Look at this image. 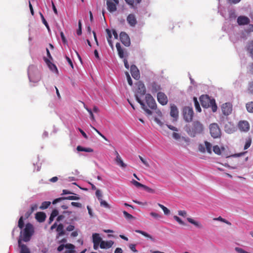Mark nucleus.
<instances>
[{"instance_id":"41","label":"nucleus","mask_w":253,"mask_h":253,"mask_svg":"<svg viewBox=\"0 0 253 253\" xmlns=\"http://www.w3.org/2000/svg\"><path fill=\"white\" fill-rule=\"evenodd\" d=\"M194 101L195 106L196 110L199 112L201 111V108L200 107V104L196 97H194Z\"/></svg>"},{"instance_id":"46","label":"nucleus","mask_w":253,"mask_h":253,"mask_svg":"<svg viewBox=\"0 0 253 253\" xmlns=\"http://www.w3.org/2000/svg\"><path fill=\"white\" fill-rule=\"evenodd\" d=\"M248 91L250 93L253 94V81L249 83Z\"/></svg>"},{"instance_id":"51","label":"nucleus","mask_w":253,"mask_h":253,"mask_svg":"<svg viewBox=\"0 0 253 253\" xmlns=\"http://www.w3.org/2000/svg\"><path fill=\"white\" fill-rule=\"evenodd\" d=\"M99 201H100L101 206H103V207H104L107 208H110L108 204L105 201H104L102 199H101V200H100Z\"/></svg>"},{"instance_id":"59","label":"nucleus","mask_w":253,"mask_h":253,"mask_svg":"<svg viewBox=\"0 0 253 253\" xmlns=\"http://www.w3.org/2000/svg\"><path fill=\"white\" fill-rule=\"evenodd\" d=\"M178 214L179 215L185 217L187 215V212L185 211H178Z\"/></svg>"},{"instance_id":"37","label":"nucleus","mask_w":253,"mask_h":253,"mask_svg":"<svg viewBox=\"0 0 253 253\" xmlns=\"http://www.w3.org/2000/svg\"><path fill=\"white\" fill-rule=\"evenodd\" d=\"M158 205L160 208H161L162 209L165 214L168 215L169 214L170 211L167 207H165L164 205L159 203L158 204Z\"/></svg>"},{"instance_id":"57","label":"nucleus","mask_w":253,"mask_h":253,"mask_svg":"<svg viewBox=\"0 0 253 253\" xmlns=\"http://www.w3.org/2000/svg\"><path fill=\"white\" fill-rule=\"evenodd\" d=\"M246 32L248 33L253 32V24H250L248 28L246 30Z\"/></svg>"},{"instance_id":"63","label":"nucleus","mask_w":253,"mask_h":253,"mask_svg":"<svg viewBox=\"0 0 253 253\" xmlns=\"http://www.w3.org/2000/svg\"><path fill=\"white\" fill-rule=\"evenodd\" d=\"M71 205L74 207H78V208L82 207V204L80 203H77V202H73L71 203Z\"/></svg>"},{"instance_id":"61","label":"nucleus","mask_w":253,"mask_h":253,"mask_svg":"<svg viewBox=\"0 0 253 253\" xmlns=\"http://www.w3.org/2000/svg\"><path fill=\"white\" fill-rule=\"evenodd\" d=\"M74 229H75V226L74 225H69L66 228V231H69V232L70 231H72Z\"/></svg>"},{"instance_id":"38","label":"nucleus","mask_w":253,"mask_h":253,"mask_svg":"<svg viewBox=\"0 0 253 253\" xmlns=\"http://www.w3.org/2000/svg\"><path fill=\"white\" fill-rule=\"evenodd\" d=\"M210 107H211L212 110L213 112L216 111L217 107L216 105L215 100L214 99H212V101L211 102V104H210Z\"/></svg>"},{"instance_id":"36","label":"nucleus","mask_w":253,"mask_h":253,"mask_svg":"<svg viewBox=\"0 0 253 253\" xmlns=\"http://www.w3.org/2000/svg\"><path fill=\"white\" fill-rule=\"evenodd\" d=\"M247 111L250 113H253V102H249L246 105Z\"/></svg>"},{"instance_id":"24","label":"nucleus","mask_w":253,"mask_h":253,"mask_svg":"<svg viewBox=\"0 0 253 253\" xmlns=\"http://www.w3.org/2000/svg\"><path fill=\"white\" fill-rule=\"evenodd\" d=\"M161 89V86L156 82H153L151 84V91L154 93L158 92Z\"/></svg>"},{"instance_id":"10","label":"nucleus","mask_w":253,"mask_h":253,"mask_svg":"<svg viewBox=\"0 0 253 253\" xmlns=\"http://www.w3.org/2000/svg\"><path fill=\"white\" fill-rule=\"evenodd\" d=\"M157 100L159 103L162 105H166L168 102L167 95L162 92H159L157 93Z\"/></svg>"},{"instance_id":"62","label":"nucleus","mask_w":253,"mask_h":253,"mask_svg":"<svg viewBox=\"0 0 253 253\" xmlns=\"http://www.w3.org/2000/svg\"><path fill=\"white\" fill-rule=\"evenodd\" d=\"M150 215L155 218H159L161 217L160 215H159L158 213L154 212H151L150 213Z\"/></svg>"},{"instance_id":"19","label":"nucleus","mask_w":253,"mask_h":253,"mask_svg":"<svg viewBox=\"0 0 253 253\" xmlns=\"http://www.w3.org/2000/svg\"><path fill=\"white\" fill-rule=\"evenodd\" d=\"M56 231L57 232V234L56 237V239L66 234L65 231L64 229V225L62 223H60L58 225L56 228Z\"/></svg>"},{"instance_id":"16","label":"nucleus","mask_w":253,"mask_h":253,"mask_svg":"<svg viewBox=\"0 0 253 253\" xmlns=\"http://www.w3.org/2000/svg\"><path fill=\"white\" fill-rule=\"evenodd\" d=\"M135 98L136 101L140 104L142 108L144 110V111L149 115H151L152 114V112L148 109L144 104V103L140 99V98L138 96L137 94L135 95Z\"/></svg>"},{"instance_id":"17","label":"nucleus","mask_w":253,"mask_h":253,"mask_svg":"<svg viewBox=\"0 0 253 253\" xmlns=\"http://www.w3.org/2000/svg\"><path fill=\"white\" fill-rule=\"evenodd\" d=\"M137 91L140 95H143L146 93V87L144 84L141 82H138L137 84Z\"/></svg>"},{"instance_id":"42","label":"nucleus","mask_w":253,"mask_h":253,"mask_svg":"<svg viewBox=\"0 0 253 253\" xmlns=\"http://www.w3.org/2000/svg\"><path fill=\"white\" fill-rule=\"evenodd\" d=\"M40 16H41V19L42 20V23H43V24L45 26V27L47 28V29H48V31L50 30V28H49V25L47 22V21H46V20L45 19L43 14L40 12Z\"/></svg>"},{"instance_id":"47","label":"nucleus","mask_w":253,"mask_h":253,"mask_svg":"<svg viewBox=\"0 0 253 253\" xmlns=\"http://www.w3.org/2000/svg\"><path fill=\"white\" fill-rule=\"evenodd\" d=\"M139 158L142 162V163L146 167H149L150 165L147 160L145 159H144L141 156H139Z\"/></svg>"},{"instance_id":"12","label":"nucleus","mask_w":253,"mask_h":253,"mask_svg":"<svg viewBox=\"0 0 253 253\" xmlns=\"http://www.w3.org/2000/svg\"><path fill=\"white\" fill-rule=\"evenodd\" d=\"M238 126L241 131L247 132L250 129V125L246 121H240L238 123Z\"/></svg>"},{"instance_id":"56","label":"nucleus","mask_w":253,"mask_h":253,"mask_svg":"<svg viewBox=\"0 0 253 253\" xmlns=\"http://www.w3.org/2000/svg\"><path fill=\"white\" fill-rule=\"evenodd\" d=\"M247 50L249 52H250L253 50V41L250 42L248 45Z\"/></svg>"},{"instance_id":"26","label":"nucleus","mask_w":253,"mask_h":253,"mask_svg":"<svg viewBox=\"0 0 253 253\" xmlns=\"http://www.w3.org/2000/svg\"><path fill=\"white\" fill-rule=\"evenodd\" d=\"M105 31L107 33V37H106L107 42H108L109 45L112 48H113V42L111 40V38H112L111 31L109 29H106Z\"/></svg>"},{"instance_id":"50","label":"nucleus","mask_w":253,"mask_h":253,"mask_svg":"<svg viewBox=\"0 0 253 253\" xmlns=\"http://www.w3.org/2000/svg\"><path fill=\"white\" fill-rule=\"evenodd\" d=\"M125 1L129 4L131 8H135L136 6L134 4V0H125Z\"/></svg>"},{"instance_id":"13","label":"nucleus","mask_w":253,"mask_h":253,"mask_svg":"<svg viewBox=\"0 0 253 253\" xmlns=\"http://www.w3.org/2000/svg\"><path fill=\"white\" fill-rule=\"evenodd\" d=\"M178 110L177 107L174 104L170 105V115L174 120H177L178 117Z\"/></svg>"},{"instance_id":"39","label":"nucleus","mask_w":253,"mask_h":253,"mask_svg":"<svg viewBox=\"0 0 253 253\" xmlns=\"http://www.w3.org/2000/svg\"><path fill=\"white\" fill-rule=\"evenodd\" d=\"M50 204L51 203L48 201L43 202L42 203L40 208L42 210L46 209L50 206Z\"/></svg>"},{"instance_id":"54","label":"nucleus","mask_w":253,"mask_h":253,"mask_svg":"<svg viewBox=\"0 0 253 253\" xmlns=\"http://www.w3.org/2000/svg\"><path fill=\"white\" fill-rule=\"evenodd\" d=\"M142 188L149 193H153L155 192L154 189H153L145 185H143V186Z\"/></svg>"},{"instance_id":"28","label":"nucleus","mask_w":253,"mask_h":253,"mask_svg":"<svg viewBox=\"0 0 253 253\" xmlns=\"http://www.w3.org/2000/svg\"><path fill=\"white\" fill-rule=\"evenodd\" d=\"M102 241L101 238L99 234L98 233H93L92 234V242L100 243Z\"/></svg>"},{"instance_id":"11","label":"nucleus","mask_w":253,"mask_h":253,"mask_svg":"<svg viewBox=\"0 0 253 253\" xmlns=\"http://www.w3.org/2000/svg\"><path fill=\"white\" fill-rule=\"evenodd\" d=\"M237 22L239 26L248 25L250 22V19L246 16H239L237 19Z\"/></svg>"},{"instance_id":"34","label":"nucleus","mask_w":253,"mask_h":253,"mask_svg":"<svg viewBox=\"0 0 253 253\" xmlns=\"http://www.w3.org/2000/svg\"><path fill=\"white\" fill-rule=\"evenodd\" d=\"M135 232L140 233V234H142V235H143L144 236L150 238L153 241H154V238L150 235H149V234H148L147 233H146L144 231H143L140 230H136Z\"/></svg>"},{"instance_id":"35","label":"nucleus","mask_w":253,"mask_h":253,"mask_svg":"<svg viewBox=\"0 0 253 253\" xmlns=\"http://www.w3.org/2000/svg\"><path fill=\"white\" fill-rule=\"evenodd\" d=\"M205 145L206 149L207 152L209 154H211L212 153V150H211L212 145H211V143L207 141H205Z\"/></svg>"},{"instance_id":"5","label":"nucleus","mask_w":253,"mask_h":253,"mask_svg":"<svg viewBox=\"0 0 253 253\" xmlns=\"http://www.w3.org/2000/svg\"><path fill=\"white\" fill-rule=\"evenodd\" d=\"M194 115L192 107L189 106L184 107L183 109V115L185 121L187 122H191Z\"/></svg>"},{"instance_id":"22","label":"nucleus","mask_w":253,"mask_h":253,"mask_svg":"<svg viewBox=\"0 0 253 253\" xmlns=\"http://www.w3.org/2000/svg\"><path fill=\"white\" fill-rule=\"evenodd\" d=\"M35 217L38 221H39V222H42L45 219L46 214L43 212H38L36 214Z\"/></svg>"},{"instance_id":"33","label":"nucleus","mask_w":253,"mask_h":253,"mask_svg":"<svg viewBox=\"0 0 253 253\" xmlns=\"http://www.w3.org/2000/svg\"><path fill=\"white\" fill-rule=\"evenodd\" d=\"M115 161L117 165L123 168H126V165L123 162L120 156L116 158Z\"/></svg>"},{"instance_id":"45","label":"nucleus","mask_w":253,"mask_h":253,"mask_svg":"<svg viewBox=\"0 0 253 253\" xmlns=\"http://www.w3.org/2000/svg\"><path fill=\"white\" fill-rule=\"evenodd\" d=\"M91 127L101 137H102L104 140L107 141L108 139L107 138L103 135L99 130H98L96 128H95L94 126H93L92 125H90Z\"/></svg>"},{"instance_id":"49","label":"nucleus","mask_w":253,"mask_h":253,"mask_svg":"<svg viewBox=\"0 0 253 253\" xmlns=\"http://www.w3.org/2000/svg\"><path fill=\"white\" fill-rule=\"evenodd\" d=\"M131 183L136 187H143V184L137 182V181L133 179L131 181Z\"/></svg>"},{"instance_id":"64","label":"nucleus","mask_w":253,"mask_h":253,"mask_svg":"<svg viewBox=\"0 0 253 253\" xmlns=\"http://www.w3.org/2000/svg\"><path fill=\"white\" fill-rule=\"evenodd\" d=\"M75 248H69L68 250H66L64 253H75L76 251L75 250Z\"/></svg>"},{"instance_id":"43","label":"nucleus","mask_w":253,"mask_h":253,"mask_svg":"<svg viewBox=\"0 0 253 253\" xmlns=\"http://www.w3.org/2000/svg\"><path fill=\"white\" fill-rule=\"evenodd\" d=\"M213 220L220 221L223 222H224V223H226V224H228L229 225H231V223L229 221H228L226 220V219L223 218L221 216H219L218 217H217V218H214L213 219Z\"/></svg>"},{"instance_id":"1","label":"nucleus","mask_w":253,"mask_h":253,"mask_svg":"<svg viewBox=\"0 0 253 253\" xmlns=\"http://www.w3.org/2000/svg\"><path fill=\"white\" fill-rule=\"evenodd\" d=\"M204 130L203 125L199 121H194L191 127L187 128L186 131L191 137H195L197 134L201 133Z\"/></svg>"},{"instance_id":"8","label":"nucleus","mask_w":253,"mask_h":253,"mask_svg":"<svg viewBox=\"0 0 253 253\" xmlns=\"http://www.w3.org/2000/svg\"><path fill=\"white\" fill-rule=\"evenodd\" d=\"M222 113L225 116H228L231 114L232 111V105L231 103L227 102L222 104L221 106Z\"/></svg>"},{"instance_id":"4","label":"nucleus","mask_w":253,"mask_h":253,"mask_svg":"<svg viewBox=\"0 0 253 253\" xmlns=\"http://www.w3.org/2000/svg\"><path fill=\"white\" fill-rule=\"evenodd\" d=\"M210 131L211 136L214 138L220 137L221 132L218 125L216 123H213L210 125Z\"/></svg>"},{"instance_id":"58","label":"nucleus","mask_w":253,"mask_h":253,"mask_svg":"<svg viewBox=\"0 0 253 253\" xmlns=\"http://www.w3.org/2000/svg\"><path fill=\"white\" fill-rule=\"evenodd\" d=\"M60 36H61V39H62L63 42L65 44H66L67 43V41L66 39V38H65L63 32H60Z\"/></svg>"},{"instance_id":"60","label":"nucleus","mask_w":253,"mask_h":253,"mask_svg":"<svg viewBox=\"0 0 253 253\" xmlns=\"http://www.w3.org/2000/svg\"><path fill=\"white\" fill-rule=\"evenodd\" d=\"M58 213H59V212H58V210L56 209H54L52 211L50 215L51 216L55 217L56 216L58 215Z\"/></svg>"},{"instance_id":"31","label":"nucleus","mask_w":253,"mask_h":253,"mask_svg":"<svg viewBox=\"0 0 253 253\" xmlns=\"http://www.w3.org/2000/svg\"><path fill=\"white\" fill-rule=\"evenodd\" d=\"M221 150L224 151L225 150V148L223 147H222L220 149L218 145H214L213 146V152L218 155H221Z\"/></svg>"},{"instance_id":"18","label":"nucleus","mask_w":253,"mask_h":253,"mask_svg":"<svg viewBox=\"0 0 253 253\" xmlns=\"http://www.w3.org/2000/svg\"><path fill=\"white\" fill-rule=\"evenodd\" d=\"M79 199H80L79 197L74 196H70L66 197H60V198H57V199H55L52 202V204H55L57 203H58L62 200H78Z\"/></svg>"},{"instance_id":"53","label":"nucleus","mask_w":253,"mask_h":253,"mask_svg":"<svg viewBox=\"0 0 253 253\" xmlns=\"http://www.w3.org/2000/svg\"><path fill=\"white\" fill-rule=\"evenodd\" d=\"M79 28L77 31V34L78 35H81L82 34V24L81 20H79L78 23Z\"/></svg>"},{"instance_id":"14","label":"nucleus","mask_w":253,"mask_h":253,"mask_svg":"<svg viewBox=\"0 0 253 253\" xmlns=\"http://www.w3.org/2000/svg\"><path fill=\"white\" fill-rule=\"evenodd\" d=\"M130 73L132 77L135 80H138L140 78L139 71L137 67L132 65L130 67Z\"/></svg>"},{"instance_id":"27","label":"nucleus","mask_w":253,"mask_h":253,"mask_svg":"<svg viewBox=\"0 0 253 253\" xmlns=\"http://www.w3.org/2000/svg\"><path fill=\"white\" fill-rule=\"evenodd\" d=\"M44 61L47 64V65H48L49 69L51 71H55L57 72V68L56 66L54 64L51 63L49 59H48L46 58H44Z\"/></svg>"},{"instance_id":"52","label":"nucleus","mask_w":253,"mask_h":253,"mask_svg":"<svg viewBox=\"0 0 253 253\" xmlns=\"http://www.w3.org/2000/svg\"><path fill=\"white\" fill-rule=\"evenodd\" d=\"M95 195H96V197H97L99 201L102 199V195L101 192L100 190H99V189L96 190V192H95Z\"/></svg>"},{"instance_id":"21","label":"nucleus","mask_w":253,"mask_h":253,"mask_svg":"<svg viewBox=\"0 0 253 253\" xmlns=\"http://www.w3.org/2000/svg\"><path fill=\"white\" fill-rule=\"evenodd\" d=\"M18 243V246L20 248V253H31L30 250L27 246L21 243V240L20 238L19 239Z\"/></svg>"},{"instance_id":"15","label":"nucleus","mask_w":253,"mask_h":253,"mask_svg":"<svg viewBox=\"0 0 253 253\" xmlns=\"http://www.w3.org/2000/svg\"><path fill=\"white\" fill-rule=\"evenodd\" d=\"M126 20L131 27H134L137 24V20L134 14H129L126 18Z\"/></svg>"},{"instance_id":"2","label":"nucleus","mask_w":253,"mask_h":253,"mask_svg":"<svg viewBox=\"0 0 253 253\" xmlns=\"http://www.w3.org/2000/svg\"><path fill=\"white\" fill-rule=\"evenodd\" d=\"M34 232V229L33 225L30 223L26 224L23 231L20 232V237H22V240L24 242H28ZM22 240V239H21Z\"/></svg>"},{"instance_id":"29","label":"nucleus","mask_w":253,"mask_h":253,"mask_svg":"<svg viewBox=\"0 0 253 253\" xmlns=\"http://www.w3.org/2000/svg\"><path fill=\"white\" fill-rule=\"evenodd\" d=\"M118 54L119 57L121 58H123L124 57V52L123 49L122 48L121 44L120 43L117 42L116 45Z\"/></svg>"},{"instance_id":"32","label":"nucleus","mask_w":253,"mask_h":253,"mask_svg":"<svg viewBox=\"0 0 253 253\" xmlns=\"http://www.w3.org/2000/svg\"><path fill=\"white\" fill-rule=\"evenodd\" d=\"M77 150L78 151H84L86 152H92L93 150L91 148H84L81 146H78Z\"/></svg>"},{"instance_id":"6","label":"nucleus","mask_w":253,"mask_h":253,"mask_svg":"<svg viewBox=\"0 0 253 253\" xmlns=\"http://www.w3.org/2000/svg\"><path fill=\"white\" fill-rule=\"evenodd\" d=\"M118 3L119 0H107L106 4L108 10L111 12L116 11L117 5Z\"/></svg>"},{"instance_id":"23","label":"nucleus","mask_w":253,"mask_h":253,"mask_svg":"<svg viewBox=\"0 0 253 253\" xmlns=\"http://www.w3.org/2000/svg\"><path fill=\"white\" fill-rule=\"evenodd\" d=\"M38 209V205L37 204H34L31 206V209L28 210L25 214V219L28 218L32 214V213Z\"/></svg>"},{"instance_id":"55","label":"nucleus","mask_w":253,"mask_h":253,"mask_svg":"<svg viewBox=\"0 0 253 253\" xmlns=\"http://www.w3.org/2000/svg\"><path fill=\"white\" fill-rule=\"evenodd\" d=\"M251 139H249L246 142V144L244 146V149L246 150V149H247L248 148H249L251 145Z\"/></svg>"},{"instance_id":"40","label":"nucleus","mask_w":253,"mask_h":253,"mask_svg":"<svg viewBox=\"0 0 253 253\" xmlns=\"http://www.w3.org/2000/svg\"><path fill=\"white\" fill-rule=\"evenodd\" d=\"M24 221H23V216H21L18 220V227L20 229H22L24 227Z\"/></svg>"},{"instance_id":"44","label":"nucleus","mask_w":253,"mask_h":253,"mask_svg":"<svg viewBox=\"0 0 253 253\" xmlns=\"http://www.w3.org/2000/svg\"><path fill=\"white\" fill-rule=\"evenodd\" d=\"M123 214H124V215L125 217V218L126 219H131L134 218V217L131 214H129V213H128L127 212H126L125 211H123Z\"/></svg>"},{"instance_id":"7","label":"nucleus","mask_w":253,"mask_h":253,"mask_svg":"<svg viewBox=\"0 0 253 253\" xmlns=\"http://www.w3.org/2000/svg\"><path fill=\"white\" fill-rule=\"evenodd\" d=\"M200 100L203 107L208 108L211 104L212 99H211L207 95H203L200 97Z\"/></svg>"},{"instance_id":"9","label":"nucleus","mask_w":253,"mask_h":253,"mask_svg":"<svg viewBox=\"0 0 253 253\" xmlns=\"http://www.w3.org/2000/svg\"><path fill=\"white\" fill-rule=\"evenodd\" d=\"M120 39L122 43L126 46H129L130 41L129 38L127 34L124 32H122L120 34Z\"/></svg>"},{"instance_id":"48","label":"nucleus","mask_w":253,"mask_h":253,"mask_svg":"<svg viewBox=\"0 0 253 253\" xmlns=\"http://www.w3.org/2000/svg\"><path fill=\"white\" fill-rule=\"evenodd\" d=\"M173 218L180 225H184L185 223L177 216L174 215Z\"/></svg>"},{"instance_id":"25","label":"nucleus","mask_w":253,"mask_h":253,"mask_svg":"<svg viewBox=\"0 0 253 253\" xmlns=\"http://www.w3.org/2000/svg\"><path fill=\"white\" fill-rule=\"evenodd\" d=\"M64 248H66L67 249H69V248H75V246L72 244L68 243L66 245L61 244L57 248V251L59 252H61L63 250Z\"/></svg>"},{"instance_id":"30","label":"nucleus","mask_w":253,"mask_h":253,"mask_svg":"<svg viewBox=\"0 0 253 253\" xmlns=\"http://www.w3.org/2000/svg\"><path fill=\"white\" fill-rule=\"evenodd\" d=\"M187 221L190 222V223L194 225L195 226H196V227H198V228H202V224L198 222V221H196L195 220H194L193 219H192V218H190V217H188L187 218Z\"/></svg>"},{"instance_id":"20","label":"nucleus","mask_w":253,"mask_h":253,"mask_svg":"<svg viewBox=\"0 0 253 253\" xmlns=\"http://www.w3.org/2000/svg\"><path fill=\"white\" fill-rule=\"evenodd\" d=\"M114 242L110 240L107 241H102L100 245L101 249H109L112 247Z\"/></svg>"},{"instance_id":"3","label":"nucleus","mask_w":253,"mask_h":253,"mask_svg":"<svg viewBox=\"0 0 253 253\" xmlns=\"http://www.w3.org/2000/svg\"><path fill=\"white\" fill-rule=\"evenodd\" d=\"M145 101L148 106L152 110H153L155 113H156L158 116L162 117V113L161 111L157 108V104L154 98L150 94H147L145 96Z\"/></svg>"}]
</instances>
